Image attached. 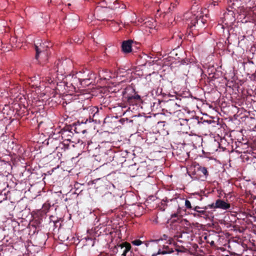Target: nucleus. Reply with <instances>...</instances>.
<instances>
[{
  "mask_svg": "<svg viewBox=\"0 0 256 256\" xmlns=\"http://www.w3.org/2000/svg\"><path fill=\"white\" fill-rule=\"evenodd\" d=\"M39 58L40 60H42L43 61H46V60H48V58L47 59H46V58H44V54H40V55L39 56Z\"/></svg>",
  "mask_w": 256,
  "mask_h": 256,
  "instance_id": "obj_23",
  "label": "nucleus"
},
{
  "mask_svg": "<svg viewBox=\"0 0 256 256\" xmlns=\"http://www.w3.org/2000/svg\"><path fill=\"white\" fill-rule=\"evenodd\" d=\"M157 254H153L152 256H156Z\"/></svg>",
  "mask_w": 256,
  "mask_h": 256,
  "instance_id": "obj_33",
  "label": "nucleus"
},
{
  "mask_svg": "<svg viewBox=\"0 0 256 256\" xmlns=\"http://www.w3.org/2000/svg\"><path fill=\"white\" fill-rule=\"evenodd\" d=\"M208 208H209L208 205L203 208H200L198 206H194L193 212H192L190 214L194 218H201L206 220L209 218L208 212L206 210Z\"/></svg>",
  "mask_w": 256,
  "mask_h": 256,
  "instance_id": "obj_5",
  "label": "nucleus"
},
{
  "mask_svg": "<svg viewBox=\"0 0 256 256\" xmlns=\"http://www.w3.org/2000/svg\"><path fill=\"white\" fill-rule=\"evenodd\" d=\"M122 99L130 105H137L141 102L140 96L136 93L134 89L128 86L122 92Z\"/></svg>",
  "mask_w": 256,
  "mask_h": 256,
  "instance_id": "obj_2",
  "label": "nucleus"
},
{
  "mask_svg": "<svg viewBox=\"0 0 256 256\" xmlns=\"http://www.w3.org/2000/svg\"><path fill=\"white\" fill-rule=\"evenodd\" d=\"M177 214H174L173 216H176Z\"/></svg>",
  "mask_w": 256,
  "mask_h": 256,
  "instance_id": "obj_35",
  "label": "nucleus"
},
{
  "mask_svg": "<svg viewBox=\"0 0 256 256\" xmlns=\"http://www.w3.org/2000/svg\"><path fill=\"white\" fill-rule=\"evenodd\" d=\"M185 206L188 210H193V208L194 206H192L191 202L188 200H186L185 201Z\"/></svg>",
  "mask_w": 256,
  "mask_h": 256,
  "instance_id": "obj_21",
  "label": "nucleus"
},
{
  "mask_svg": "<svg viewBox=\"0 0 256 256\" xmlns=\"http://www.w3.org/2000/svg\"><path fill=\"white\" fill-rule=\"evenodd\" d=\"M87 109H90V111L92 110V111H94V110H96V112H98V109L96 107H88L87 108Z\"/></svg>",
  "mask_w": 256,
  "mask_h": 256,
  "instance_id": "obj_24",
  "label": "nucleus"
},
{
  "mask_svg": "<svg viewBox=\"0 0 256 256\" xmlns=\"http://www.w3.org/2000/svg\"><path fill=\"white\" fill-rule=\"evenodd\" d=\"M132 244L134 246H138L142 244V242L140 240H135L132 242Z\"/></svg>",
  "mask_w": 256,
  "mask_h": 256,
  "instance_id": "obj_22",
  "label": "nucleus"
},
{
  "mask_svg": "<svg viewBox=\"0 0 256 256\" xmlns=\"http://www.w3.org/2000/svg\"><path fill=\"white\" fill-rule=\"evenodd\" d=\"M73 126V128H74V129L73 128V130H74V132H76V133H80V132L78 131V128L76 127V126Z\"/></svg>",
  "mask_w": 256,
  "mask_h": 256,
  "instance_id": "obj_27",
  "label": "nucleus"
},
{
  "mask_svg": "<svg viewBox=\"0 0 256 256\" xmlns=\"http://www.w3.org/2000/svg\"><path fill=\"white\" fill-rule=\"evenodd\" d=\"M100 76L101 78H104V80L106 79V78H105L104 76H102L101 74H100Z\"/></svg>",
  "mask_w": 256,
  "mask_h": 256,
  "instance_id": "obj_29",
  "label": "nucleus"
},
{
  "mask_svg": "<svg viewBox=\"0 0 256 256\" xmlns=\"http://www.w3.org/2000/svg\"><path fill=\"white\" fill-rule=\"evenodd\" d=\"M39 224H40V221H38V222L36 223L37 225H38Z\"/></svg>",
  "mask_w": 256,
  "mask_h": 256,
  "instance_id": "obj_36",
  "label": "nucleus"
},
{
  "mask_svg": "<svg viewBox=\"0 0 256 256\" xmlns=\"http://www.w3.org/2000/svg\"><path fill=\"white\" fill-rule=\"evenodd\" d=\"M112 154V152L111 150H107L106 152L99 154L98 158H100V161H102L104 164L111 162L113 159V156H111Z\"/></svg>",
  "mask_w": 256,
  "mask_h": 256,
  "instance_id": "obj_9",
  "label": "nucleus"
},
{
  "mask_svg": "<svg viewBox=\"0 0 256 256\" xmlns=\"http://www.w3.org/2000/svg\"><path fill=\"white\" fill-rule=\"evenodd\" d=\"M85 131H86L85 130H82V132L83 134H84V132H85Z\"/></svg>",
  "mask_w": 256,
  "mask_h": 256,
  "instance_id": "obj_34",
  "label": "nucleus"
},
{
  "mask_svg": "<svg viewBox=\"0 0 256 256\" xmlns=\"http://www.w3.org/2000/svg\"><path fill=\"white\" fill-rule=\"evenodd\" d=\"M176 36L179 37L180 40H182V38L181 36H180L178 34H176ZM176 36L175 34H174L173 36V38H176Z\"/></svg>",
  "mask_w": 256,
  "mask_h": 256,
  "instance_id": "obj_28",
  "label": "nucleus"
},
{
  "mask_svg": "<svg viewBox=\"0 0 256 256\" xmlns=\"http://www.w3.org/2000/svg\"><path fill=\"white\" fill-rule=\"evenodd\" d=\"M197 170L200 174H202L204 176L205 178H207L208 175V172L206 168L199 166Z\"/></svg>",
  "mask_w": 256,
  "mask_h": 256,
  "instance_id": "obj_16",
  "label": "nucleus"
},
{
  "mask_svg": "<svg viewBox=\"0 0 256 256\" xmlns=\"http://www.w3.org/2000/svg\"><path fill=\"white\" fill-rule=\"evenodd\" d=\"M73 126H66L60 130L61 140H63L64 142H70L71 141L74 134L72 132Z\"/></svg>",
  "mask_w": 256,
  "mask_h": 256,
  "instance_id": "obj_6",
  "label": "nucleus"
},
{
  "mask_svg": "<svg viewBox=\"0 0 256 256\" xmlns=\"http://www.w3.org/2000/svg\"><path fill=\"white\" fill-rule=\"evenodd\" d=\"M1 194V192H0V194ZM2 202V200H0V202Z\"/></svg>",
  "mask_w": 256,
  "mask_h": 256,
  "instance_id": "obj_31",
  "label": "nucleus"
},
{
  "mask_svg": "<svg viewBox=\"0 0 256 256\" xmlns=\"http://www.w3.org/2000/svg\"><path fill=\"white\" fill-rule=\"evenodd\" d=\"M133 41L131 40H124L122 42V50L124 53L128 54L132 52V46Z\"/></svg>",
  "mask_w": 256,
  "mask_h": 256,
  "instance_id": "obj_10",
  "label": "nucleus"
},
{
  "mask_svg": "<svg viewBox=\"0 0 256 256\" xmlns=\"http://www.w3.org/2000/svg\"><path fill=\"white\" fill-rule=\"evenodd\" d=\"M225 256H229L228 255H226Z\"/></svg>",
  "mask_w": 256,
  "mask_h": 256,
  "instance_id": "obj_39",
  "label": "nucleus"
},
{
  "mask_svg": "<svg viewBox=\"0 0 256 256\" xmlns=\"http://www.w3.org/2000/svg\"><path fill=\"white\" fill-rule=\"evenodd\" d=\"M90 77L89 78H80V82L82 84L88 86L91 83V82H90Z\"/></svg>",
  "mask_w": 256,
  "mask_h": 256,
  "instance_id": "obj_19",
  "label": "nucleus"
},
{
  "mask_svg": "<svg viewBox=\"0 0 256 256\" xmlns=\"http://www.w3.org/2000/svg\"><path fill=\"white\" fill-rule=\"evenodd\" d=\"M159 240H153L152 242H158V241Z\"/></svg>",
  "mask_w": 256,
  "mask_h": 256,
  "instance_id": "obj_32",
  "label": "nucleus"
},
{
  "mask_svg": "<svg viewBox=\"0 0 256 256\" xmlns=\"http://www.w3.org/2000/svg\"><path fill=\"white\" fill-rule=\"evenodd\" d=\"M50 208V205L48 204H44L42 208V212L46 214Z\"/></svg>",
  "mask_w": 256,
  "mask_h": 256,
  "instance_id": "obj_20",
  "label": "nucleus"
},
{
  "mask_svg": "<svg viewBox=\"0 0 256 256\" xmlns=\"http://www.w3.org/2000/svg\"><path fill=\"white\" fill-rule=\"evenodd\" d=\"M175 102L176 103V106L180 109V108H184V102L182 100H184V98H176V99H174Z\"/></svg>",
  "mask_w": 256,
  "mask_h": 256,
  "instance_id": "obj_18",
  "label": "nucleus"
},
{
  "mask_svg": "<svg viewBox=\"0 0 256 256\" xmlns=\"http://www.w3.org/2000/svg\"><path fill=\"white\" fill-rule=\"evenodd\" d=\"M183 121L186 122L189 128L194 127V126L198 125L200 124V122L197 118H192L190 120H184Z\"/></svg>",
  "mask_w": 256,
  "mask_h": 256,
  "instance_id": "obj_13",
  "label": "nucleus"
},
{
  "mask_svg": "<svg viewBox=\"0 0 256 256\" xmlns=\"http://www.w3.org/2000/svg\"><path fill=\"white\" fill-rule=\"evenodd\" d=\"M174 100H169L165 103V107L167 112L170 114L174 113L180 110Z\"/></svg>",
  "mask_w": 256,
  "mask_h": 256,
  "instance_id": "obj_8",
  "label": "nucleus"
},
{
  "mask_svg": "<svg viewBox=\"0 0 256 256\" xmlns=\"http://www.w3.org/2000/svg\"><path fill=\"white\" fill-rule=\"evenodd\" d=\"M32 226H36V224H32Z\"/></svg>",
  "mask_w": 256,
  "mask_h": 256,
  "instance_id": "obj_38",
  "label": "nucleus"
},
{
  "mask_svg": "<svg viewBox=\"0 0 256 256\" xmlns=\"http://www.w3.org/2000/svg\"><path fill=\"white\" fill-rule=\"evenodd\" d=\"M112 10H116L120 8V3L118 0H114L112 4L108 6Z\"/></svg>",
  "mask_w": 256,
  "mask_h": 256,
  "instance_id": "obj_17",
  "label": "nucleus"
},
{
  "mask_svg": "<svg viewBox=\"0 0 256 256\" xmlns=\"http://www.w3.org/2000/svg\"><path fill=\"white\" fill-rule=\"evenodd\" d=\"M202 8L198 5H192L191 8V12H186L184 16L186 24L188 28L192 29H198L204 26L206 20L202 15Z\"/></svg>",
  "mask_w": 256,
  "mask_h": 256,
  "instance_id": "obj_1",
  "label": "nucleus"
},
{
  "mask_svg": "<svg viewBox=\"0 0 256 256\" xmlns=\"http://www.w3.org/2000/svg\"><path fill=\"white\" fill-rule=\"evenodd\" d=\"M32 226H36V224H32Z\"/></svg>",
  "mask_w": 256,
  "mask_h": 256,
  "instance_id": "obj_37",
  "label": "nucleus"
},
{
  "mask_svg": "<svg viewBox=\"0 0 256 256\" xmlns=\"http://www.w3.org/2000/svg\"><path fill=\"white\" fill-rule=\"evenodd\" d=\"M126 8V6L125 4L122 3L120 4V8L121 9H125Z\"/></svg>",
  "mask_w": 256,
  "mask_h": 256,
  "instance_id": "obj_25",
  "label": "nucleus"
},
{
  "mask_svg": "<svg viewBox=\"0 0 256 256\" xmlns=\"http://www.w3.org/2000/svg\"><path fill=\"white\" fill-rule=\"evenodd\" d=\"M62 65L63 62L60 60L54 62L52 68L50 70L49 74L50 76H48L49 79L48 80L50 83L52 82L55 78H57L58 75L62 76L66 73Z\"/></svg>",
  "mask_w": 256,
  "mask_h": 256,
  "instance_id": "obj_3",
  "label": "nucleus"
},
{
  "mask_svg": "<svg viewBox=\"0 0 256 256\" xmlns=\"http://www.w3.org/2000/svg\"><path fill=\"white\" fill-rule=\"evenodd\" d=\"M70 144L68 142H60L58 146L56 147V149L60 150V149L64 150V151L69 148Z\"/></svg>",
  "mask_w": 256,
  "mask_h": 256,
  "instance_id": "obj_14",
  "label": "nucleus"
},
{
  "mask_svg": "<svg viewBox=\"0 0 256 256\" xmlns=\"http://www.w3.org/2000/svg\"><path fill=\"white\" fill-rule=\"evenodd\" d=\"M38 43L34 44L35 50L36 54L35 58L38 60L40 54H44V58L47 59L48 58V54H50L49 52L50 48L52 46V44L48 42H44L43 43H40V45L38 46Z\"/></svg>",
  "mask_w": 256,
  "mask_h": 256,
  "instance_id": "obj_4",
  "label": "nucleus"
},
{
  "mask_svg": "<svg viewBox=\"0 0 256 256\" xmlns=\"http://www.w3.org/2000/svg\"><path fill=\"white\" fill-rule=\"evenodd\" d=\"M174 252L172 248H170L168 246H164L162 249H159L158 252V254H168Z\"/></svg>",
  "mask_w": 256,
  "mask_h": 256,
  "instance_id": "obj_12",
  "label": "nucleus"
},
{
  "mask_svg": "<svg viewBox=\"0 0 256 256\" xmlns=\"http://www.w3.org/2000/svg\"><path fill=\"white\" fill-rule=\"evenodd\" d=\"M220 2L219 0H212V4L214 5V6H216V5H217L218 4V2Z\"/></svg>",
  "mask_w": 256,
  "mask_h": 256,
  "instance_id": "obj_26",
  "label": "nucleus"
},
{
  "mask_svg": "<svg viewBox=\"0 0 256 256\" xmlns=\"http://www.w3.org/2000/svg\"><path fill=\"white\" fill-rule=\"evenodd\" d=\"M118 248L122 252V256H126V254L131 249V245L128 242H122L117 246Z\"/></svg>",
  "mask_w": 256,
  "mask_h": 256,
  "instance_id": "obj_11",
  "label": "nucleus"
},
{
  "mask_svg": "<svg viewBox=\"0 0 256 256\" xmlns=\"http://www.w3.org/2000/svg\"><path fill=\"white\" fill-rule=\"evenodd\" d=\"M208 206L210 208H220L226 210L230 208V204L226 202L224 200L218 199L215 203L208 204Z\"/></svg>",
  "mask_w": 256,
  "mask_h": 256,
  "instance_id": "obj_7",
  "label": "nucleus"
},
{
  "mask_svg": "<svg viewBox=\"0 0 256 256\" xmlns=\"http://www.w3.org/2000/svg\"><path fill=\"white\" fill-rule=\"evenodd\" d=\"M64 82L65 83V84H66L67 86H68V82H65V81H64Z\"/></svg>",
  "mask_w": 256,
  "mask_h": 256,
  "instance_id": "obj_30",
  "label": "nucleus"
},
{
  "mask_svg": "<svg viewBox=\"0 0 256 256\" xmlns=\"http://www.w3.org/2000/svg\"><path fill=\"white\" fill-rule=\"evenodd\" d=\"M60 138H61L60 131L58 132V134L54 133L51 134L48 140V143L50 142L52 143L54 140H60Z\"/></svg>",
  "mask_w": 256,
  "mask_h": 256,
  "instance_id": "obj_15",
  "label": "nucleus"
}]
</instances>
